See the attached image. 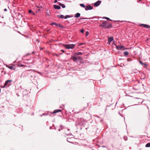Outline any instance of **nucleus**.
<instances>
[{
	"label": "nucleus",
	"mask_w": 150,
	"mask_h": 150,
	"mask_svg": "<svg viewBox=\"0 0 150 150\" xmlns=\"http://www.w3.org/2000/svg\"><path fill=\"white\" fill-rule=\"evenodd\" d=\"M89 35V32L88 31H87L86 32V36L88 35Z\"/></svg>",
	"instance_id": "32"
},
{
	"label": "nucleus",
	"mask_w": 150,
	"mask_h": 150,
	"mask_svg": "<svg viewBox=\"0 0 150 150\" xmlns=\"http://www.w3.org/2000/svg\"><path fill=\"white\" fill-rule=\"evenodd\" d=\"M37 10L38 11H39L40 10V9H37Z\"/></svg>",
	"instance_id": "53"
},
{
	"label": "nucleus",
	"mask_w": 150,
	"mask_h": 150,
	"mask_svg": "<svg viewBox=\"0 0 150 150\" xmlns=\"http://www.w3.org/2000/svg\"><path fill=\"white\" fill-rule=\"evenodd\" d=\"M139 63L141 64L142 65H144L145 67H146L147 65V64H146L145 63H143V62L141 60H139Z\"/></svg>",
	"instance_id": "16"
},
{
	"label": "nucleus",
	"mask_w": 150,
	"mask_h": 150,
	"mask_svg": "<svg viewBox=\"0 0 150 150\" xmlns=\"http://www.w3.org/2000/svg\"><path fill=\"white\" fill-rule=\"evenodd\" d=\"M45 115V113H44V114H42V115L41 116H42V115Z\"/></svg>",
	"instance_id": "49"
},
{
	"label": "nucleus",
	"mask_w": 150,
	"mask_h": 150,
	"mask_svg": "<svg viewBox=\"0 0 150 150\" xmlns=\"http://www.w3.org/2000/svg\"><path fill=\"white\" fill-rule=\"evenodd\" d=\"M61 111H62L60 109L55 110H54L52 112V114H54L57 113L58 112H61Z\"/></svg>",
	"instance_id": "15"
},
{
	"label": "nucleus",
	"mask_w": 150,
	"mask_h": 150,
	"mask_svg": "<svg viewBox=\"0 0 150 150\" xmlns=\"http://www.w3.org/2000/svg\"><path fill=\"white\" fill-rule=\"evenodd\" d=\"M149 40V38H147V41H148Z\"/></svg>",
	"instance_id": "50"
},
{
	"label": "nucleus",
	"mask_w": 150,
	"mask_h": 150,
	"mask_svg": "<svg viewBox=\"0 0 150 150\" xmlns=\"http://www.w3.org/2000/svg\"><path fill=\"white\" fill-rule=\"evenodd\" d=\"M50 25H55L56 26L59 27V28H65V27L64 26L61 25V24H58L54 22H52L51 23H50Z\"/></svg>",
	"instance_id": "3"
},
{
	"label": "nucleus",
	"mask_w": 150,
	"mask_h": 150,
	"mask_svg": "<svg viewBox=\"0 0 150 150\" xmlns=\"http://www.w3.org/2000/svg\"><path fill=\"white\" fill-rule=\"evenodd\" d=\"M58 3L59 4V5L61 6L62 8H65V6L63 4H62L60 2H58Z\"/></svg>",
	"instance_id": "18"
},
{
	"label": "nucleus",
	"mask_w": 150,
	"mask_h": 150,
	"mask_svg": "<svg viewBox=\"0 0 150 150\" xmlns=\"http://www.w3.org/2000/svg\"><path fill=\"white\" fill-rule=\"evenodd\" d=\"M61 128H60L58 130L59 131H60V130H61Z\"/></svg>",
	"instance_id": "43"
},
{
	"label": "nucleus",
	"mask_w": 150,
	"mask_h": 150,
	"mask_svg": "<svg viewBox=\"0 0 150 150\" xmlns=\"http://www.w3.org/2000/svg\"><path fill=\"white\" fill-rule=\"evenodd\" d=\"M69 134H71H71H67V135H68Z\"/></svg>",
	"instance_id": "51"
},
{
	"label": "nucleus",
	"mask_w": 150,
	"mask_h": 150,
	"mask_svg": "<svg viewBox=\"0 0 150 150\" xmlns=\"http://www.w3.org/2000/svg\"><path fill=\"white\" fill-rule=\"evenodd\" d=\"M139 0V1H141L142 0Z\"/></svg>",
	"instance_id": "59"
},
{
	"label": "nucleus",
	"mask_w": 150,
	"mask_h": 150,
	"mask_svg": "<svg viewBox=\"0 0 150 150\" xmlns=\"http://www.w3.org/2000/svg\"><path fill=\"white\" fill-rule=\"evenodd\" d=\"M74 20V19H72L71 20H70V21H71L70 23L71 25H73L74 24L75 22H74V21H73Z\"/></svg>",
	"instance_id": "24"
},
{
	"label": "nucleus",
	"mask_w": 150,
	"mask_h": 150,
	"mask_svg": "<svg viewBox=\"0 0 150 150\" xmlns=\"http://www.w3.org/2000/svg\"><path fill=\"white\" fill-rule=\"evenodd\" d=\"M6 67H7L8 68H9V69H14V66L13 65L12 66H9L8 65H7Z\"/></svg>",
	"instance_id": "19"
},
{
	"label": "nucleus",
	"mask_w": 150,
	"mask_h": 150,
	"mask_svg": "<svg viewBox=\"0 0 150 150\" xmlns=\"http://www.w3.org/2000/svg\"><path fill=\"white\" fill-rule=\"evenodd\" d=\"M79 5L81 6L83 8H86V6L84 4H80Z\"/></svg>",
	"instance_id": "25"
},
{
	"label": "nucleus",
	"mask_w": 150,
	"mask_h": 150,
	"mask_svg": "<svg viewBox=\"0 0 150 150\" xmlns=\"http://www.w3.org/2000/svg\"><path fill=\"white\" fill-rule=\"evenodd\" d=\"M131 61V59H127V61L128 62H129V61Z\"/></svg>",
	"instance_id": "38"
},
{
	"label": "nucleus",
	"mask_w": 150,
	"mask_h": 150,
	"mask_svg": "<svg viewBox=\"0 0 150 150\" xmlns=\"http://www.w3.org/2000/svg\"><path fill=\"white\" fill-rule=\"evenodd\" d=\"M69 15H67L64 16V18L65 19H67V18H69Z\"/></svg>",
	"instance_id": "30"
},
{
	"label": "nucleus",
	"mask_w": 150,
	"mask_h": 150,
	"mask_svg": "<svg viewBox=\"0 0 150 150\" xmlns=\"http://www.w3.org/2000/svg\"><path fill=\"white\" fill-rule=\"evenodd\" d=\"M80 32L82 33H84V30H83V29H81V30H80Z\"/></svg>",
	"instance_id": "34"
},
{
	"label": "nucleus",
	"mask_w": 150,
	"mask_h": 150,
	"mask_svg": "<svg viewBox=\"0 0 150 150\" xmlns=\"http://www.w3.org/2000/svg\"><path fill=\"white\" fill-rule=\"evenodd\" d=\"M75 54L77 55H82V53L81 52H75L74 53Z\"/></svg>",
	"instance_id": "22"
},
{
	"label": "nucleus",
	"mask_w": 150,
	"mask_h": 150,
	"mask_svg": "<svg viewBox=\"0 0 150 150\" xmlns=\"http://www.w3.org/2000/svg\"><path fill=\"white\" fill-rule=\"evenodd\" d=\"M7 9L6 8H5L4 9V11H7Z\"/></svg>",
	"instance_id": "39"
},
{
	"label": "nucleus",
	"mask_w": 150,
	"mask_h": 150,
	"mask_svg": "<svg viewBox=\"0 0 150 150\" xmlns=\"http://www.w3.org/2000/svg\"><path fill=\"white\" fill-rule=\"evenodd\" d=\"M64 131L65 132H66V131H67V130L66 129H64Z\"/></svg>",
	"instance_id": "48"
},
{
	"label": "nucleus",
	"mask_w": 150,
	"mask_h": 150,
	"mask_svg": "<svg viewBox=\"0 0 150 150\" xmlns=\"http://www.w3.org/2000/svg\"><path fill=\"white\" fill-rule=\"evenodd\" d=\"M67 1V2H70V3L71 2V1Z\"/></svg>",
	"instance_id": "42"
},
{
	"label": "nucleus",
	"mask_w": 150,
	"mask_h": 150,
	"mask_svg": "<svg viewBox=\"0 0 150 150\" xmlns=\"http://www.w3.org/2000/svg\"><path fill=\"white\" fill-rule=\"evenodd\" d=\"M94 17H95V18H96V20L95 21H97L98 20V18H96V17L94 16Z\"/></svg>",
	"instance_id": "36"
},
{
	"label": "nucleus",
	"mask_w": 150,
	"mask_h": 150,
	"mask_svg": "<svg viewBox=\"0 0 150 150\" xmlns=\"http://www.w3.org/2000/svg\"><path fill=\"white\" fill-rule=\"evenodd\" d=\"M109 106H110V105H109V106L107 105V107H109Z\"/></svg>",
	"instance_id": "57"
},
{
	"label": "nucleus",
	"mask_w": 150,
	"mask_h": 150,
	"mask_svg": "<svg viewBox=\"0 0 150 150\" xmlns=\"http://www.w3.org/2000/svg\"><path fill=\"white\" fill-rule=\"evenodd\" d=\"M71 138H67V141L68 142H69L71 143Z\"/></svg>",
	"instance_id": "26"
},
{
	"label": "nucleus",
	"mask_w": 150,
	"mask_h": 150,
	"mask_svg": "<svg viewBox=\"0 0 150 150\" xmlns=\"http://www.w3.org/2000/svg\"><path fill=\"white\" fill-rule=\"evenodd\" d=\"M103 18L107 20H108V21H112V20L110 19V18H109L107 17H103Z\"/></svg>",
	"instance_id": "23"
},
{
	"label": "nucleus",
	"mask_w": 150,
	"mask_h": 150,
	"mask_svg": "<svg viewBox=\"0 0 150 150\" xmlns=\"http://www.w3.org/2000/svg\"><path fill=\"white\" fill-rule=\"evenodd\" d=\"M113 40V38L112 36L108 38V41L109 44H110V42Z\"/></svg>",
	"instance_id": "11"
},
{
	"label": "nucleus",
	"mask_w": 150,
	"mask_h": 150,
	"mask_svg": "<svg viewBox=\"0 0 150 150\" xmlns=\"http://www.w3.org/2000/svg\"><path fill=\"white\" fill-rule=\"evenodd\" d=\"M145 146L146 147H150V143H147L146 145Z\"/></svg>",
	"instance_id": "27"
},
{
	"label": "nucleus",
	"mask_w": 150,
	"mask_h": 150,
	"mask_svg": "<svg viewBox=\"0 0 150 150\" xmlns=\"http://www.w3.org/2000/svg\"><path fill=\"white\" fill-rule=\"evenodd\" d=\"M31 14H33V15H35V13H34V12H32V13H31Z\"/></svg>",
	"instance_id": "41"
},
{
	"label": "nucleus",
	"mask_w": 150,
	"mask_h": 150,
	"mask_svg": "<svg viewBox=\"0 0 150 150\" xmlns=\"http://www.w3.org/2000/svg\"><path fill=\"white\" fill-rule=\"evenodd\" d=\"M46 14L47 16H50L51 12L50 10L48 8H46Z\"/></svg>",
	"instance_id": "12"
},
{
	"label": "nucleus",
	"mask_w": 150,
	"mask_h": 150,
	"mask_svg": "<svg viewBox=\"0 0 150 150\" xmlns=\"http://www.w3.org/2000/svg\"><path fill=\"white\" fill-rule=\"evenodd\" d=\"M40 7V8H43V7L42 6H41Z\"/></svg>",
	"instance_id": "52"
},
{
	"label": "nucleus",
	"mask_w": 150,
	"mask_h": 150,
	"mask_svg": "<svg viewBox=\"0 0 150 150\" xmlns=\"http://www.w3.org/2000/svg\"><path fill=\"white\" fill-rule=\"evenodd\" d=\"M71 58V59H72L74 62H76L77 60V57H75L74 56H72Z\"/></svg>",
	"instance_id": "9"
},
{
	"label": "nucleus",
	"mask_w": 150,
	"mask_h": 150,
	"mask_svg": "<svg viewBox=\"0 0 150 150\" xmlns=\"http://www.w3.org/2000/svg\"><path fill=\"white\" fill-rule=\"evenodd\" d=\"M53 8L55 9H57L58 10L60 9L61 8L60 6L57 5H53Z\"/></svg>",
	"instance_id": "10"
},
{
	"label": "nucleus",
	"mask_w": 150,
	"mask_h": 150,
	"mask_svg": "<svg viewBox=\"0 0 150 150\" xmlns=\"http://www.w3.org/2000/svg\"><path fill=\"white\" fill-rule=\"evenodd\" d=\"M61 51L63 52H64L65 51L64 50H61Z\"/></svg>",
	"instance_id": "40"
},
{
	"label": "nucleus",
	"mask_w": 150,
	"mask_h": 150,
	"mask_svg": "<svg viewBox=\"0 0 150 150\" xmlns=\"http://www.w3.org/2000/svg\"><path fill=\"white\" fill-rule=\"evenodd\" d=\"M93 9V7L91 6L90 5H88L85 8V9L86 11L88 10H91Z\"/></svg>",
	"instance_id": "6"
},
{
	"label": "nucleus",
	"mask_w": 150,
	"mask_h": 150,
	"mask_svg": "<svg viewBox=\"0 0 150 150\" xmlns=\"http://www.w3.org/2000/svg\"><path fill=\"white\" fill-rule=\"evenodd\" d=\"M69 16L70 17L69 18H71L73 16L72 15H70Z\"/></svg>",
	"instance_id": "45"
},
{
	"label": "nucleus",
	"mask_w": 150,
	"mask_h": 150,
	"mask_svg": "<svg viewBox=\"0 0 150 150\" xmlns=\"http://www.w3.org/2000/svg\"><path fill=\"white\" fill-rule=\"evenodd\" d=\"M121 59H119V60H121Z\"/></svg>",
	"instance_id": "55"
},
{
	"label": "nucleus",
	"mask_w": 150,
	"mask_h": 150,
	"mask_svg": "<svg viewBox=\"0 0 150 150\" xmlns=\"http://www.w3.org/2000/svg\"><path fill=\"white\" fill-rule=\"evenodd\" d=\"M81 15V14L80 13H77L75 14L74 17L78 18Z\"/></svg>",
	"instance_id": "17"
},
{
	"label": "nucleus",
	"mask_w": 150,
	"mask_h": 150,
	"mask_svg": "<svg viewBox=\"0 0 150 150\" xmlns=\"http://www.w3.org/2000/svg\"><path fill=\"white\" fill-rule=\"evenodd\" d=\"M77 60L79 59V60H81L82 59V58L80 56L77 57Z\"/></svg>",
	"instance_id": "31"
},
{
	"label": "nucleus",
	"mask_w": 150,
	"mask_h": 150,
	"mask_svg": "<svg viewBox=\"0 0 150 150\" xmlns=\"http://www.w3.org/2000/svg\"><path fill=\"white\" fill-rule=\"evenodd\" d=\"M57 2V0H55L54 1V3H55Z\"/></svg>",
	"instance_id": "37"
},
{
	"label": "nucleus",
	"mask_w": 150,
	"mask_h": 150,
	"mask_svg": "<svg viewBox=\"0 0 150 150\" xmlns=\"http://www.w3.org/2000/svg\"><path fill=\"white\" fill-rule=\"evenodd\" d=\"M142 76V78H141V79H145V76L144 74H143Z\"/></svg>",
	"instance_id": "28"
},
{
	"label": "nucleus",
	"mask_w": 150,
	"mask_h": 150,
	"mask_svg": "<svg viewBox=\"0 0 150 150\" xmlns=\"http://www.w3.org/2000/svg\"><path fill=\"white\" fill-rule=\"evenodd\" d=\"M101 1H100L98 0L94 4V6L97 7L98 6L101 4Z\"/></svg>",
	"instance_id": "7"
},
{
	"label": "nucleus",
	"mask_w": 150,
	"mask_h": 150,
	"mask_svg": "<svg viewBox=\"0 0 150 150\" xmlns=\"http://www.w3.org/2000/svg\"><path fill=\"white\" fill-rule=\"evenodd\" d=\"M36 7L37 8H40V7H39L38 6H36Z\"/></svg>",
	"instance_id": "44"
},
{
	"label": "nucleus",
	"mask_w": 150,
	"mask_h": 150,
	"mask_svg": "<svg viewBox=\"0 0 150 150\" xmlns=\"http://www.w3.org/2000/svg\"><path fill=\"white\" fill-rule=\"evenodd\" d=\"M114 45L116 46V49L118 50H120V49H122L123 48H124V49H123V50H125V47L123 45L122 46H117V45H116L115 44H114Z\"/></svg>",
	"instance_id": "5"
},
{
	"label": "nucleus",
	"mask_w": 150,
	"mask_h": 150,
	"mask_svg": "<svg viewBox=\"0 0 150 150\" xmlns=\"http://www.w3.org/2000/svg\"><path fill=\"white\" fill-rule=\"evenodd\" d=\"M124 54L126 56L129 53H128V52H127V51H125L124 52Z\"/></svg>",
	"instance_id": "29"
},
{
	"label": "nucleus",
	"mask_w": 150,
	"mask_h": 150,
	"mask_svg": "<svg viewBox=\"0 0 150 150\" xmlns=\"http://www.w3.org/2000/svg\"><path fill=\"white\" fill-rule=\"evenodd\" d=\"M60 128H61V130L63 129L64 130V129H66L68 131H69L70 130V129H68L67 128L65 127L64 126H63L62 125H60Z\"/></svg>",
	"instance_id": "13"
},
{
	"label": "nucleus",
	"mask_w": 150,
	"mask_h": 150,
	"mask_svg": "<svg viewBox=\"0 0 150 150\" xmlns=\"http://www.w3.org/2000/svg\"><path fill=\"white\" fill-rule=\"evenodd\" d=\"M32 11L30 9L28 10V13H32Z\"/></svg>",
	"instance_id": "33"
},
{
	"label": "nucleus",
	"mask_w": 150,
	"mask_h": 150,
	"mask_svg": "<svg viewBox=\"0 0 150 150\" xmlns=\"http://www.w3.org/2000/svg\"><path fill=\"white\" fill-rule=\"evenodd\" d=\"M140 25L141 26H143L144 28H150V25L145 24H140Z\"/></svg>",
	"instance_id": "8"
},
{
	"label": "nucleus",
	"mask_w": 150,
	"mask_h": 150,
	"mask_svg": "<svg viewBox=\"0 0 150 150\" xmlns=\"http://www.w3.org/2000/svg\"><path fill=\"white\" fill-rule=\"evenodd\" d=\"M30 77H33V76H30Z\"/></svg>",
	"instance_id": "58"
},
{
	"label": "nucleus",
	"mask_w": 150,
	"mask_h": 150,
	"mask_svg": "<svg viewBox=\"0 0 150 150\" xmlns=\"http://www.w3.org/2000/svg\"><path fill=\"white\" fill-rule=\"evenodd\" d=\"M28 91H27L26 90H25L24 91H23V95H25L27 94L28 93Z\"/></svg>",
	"instance_id": "21"
},
{
	"label": "nucleus",
	"mask_w": 150,
	"mask_h": 150,
	"mask_svg": "<svg viewBox=\"0 0 150 150\" xmlns=\"http://www.w3.org/2000/svg\"><path fill=\"white\" fill-rule=\"evenodd\" d=\"M63 45L65 48L68 49H73L74 48L75 46V45L73 44H64Z\"/></svg>",
	"instance_id": "2"
},
{
	"label": "nucleus",
	"mask_w": 150,
	"mask_h": 150,
	"mask_svg": "<svg viewBox=\"0 0 150 150\" xmlns=\"http://www.w3.org/2000/svg\"><path fill=\"white\" fill-rule=\"evenodd\" d=\"M100 26L105 29H109L112 27V24H108L107 21H105L100 25Z\"/></svg>",
	"instance_id": "1"
},
{
	"label": "nucleus",
	"mask_w": 150,
	"mask_h": 150,
	"mask_svg": "<svg viewBox=\"0 0 150 150\" xmlns=\"http://www.w3.org/2000/svg\"><path fill=\"white\" fill-rule=\"evenodd\" d=\"M1 92V89H0V93Z\"/></svg>",
	"instance_id": "56"
},
{
	"label": "nucleus",
	"mask_w": 150,
	"mask_h": 150,
	"mask_svg": "<svg viewBox=\"0 0 150 150\" xmlns=\"http://www.w3.org/2000/svg\"><path fill=\"white\" fill-rule=\"evenodd\" d=\"M135 98L137 99H140V98H137V97Z\"/></svg>",
	"instance_id": "46"
},
{
	"label": "nucleus",
	"mask_w": 150,
	"mask_h": 150,
	"mask_svg": "<svg viewBox=\"0 0 150 150\" xmlns=\"http://www.w3.org/2000/svg\"><path fill=\"white\" fill-rule=\"evenodd\" d=\"M124 139H125V141H126V140H127V139H125V138H124Z\"/></svg>",
	"instance_id": "54"
},
{
	"label": "nucleus",
	"mask_w": 150,
	"mask_h": 150,
	"mask_svg": "<svg viewBox=\"0 0 150 150\" xmlns=\"http://www.w3.org/2000/svg\"><path fill=\"white\" fill-rule=\"evenodd\" d=\"M95 17H92V18H80L79 19V20L80 21L81 19H93Z\"/></svg>",
	"instance_id": "14"
},
{
	"label": "nucleus",
	"mask_w": 150,
	"mask_h": 150,
	"mask_svg": "<svg viewBox=\"0 0 150 150\" xmlns=\"http://www.w3.org/2000/svg\"><path fill=\"white\" fill-rule=\"evenodd\" d=\"M24 66V65H23L20 64V65H18V67H23Z\"/></svg>",
	"instance_id": "35"
},
{
	"label": "nucleus",
	"mask_w": 150,
	"mask_h": 150,
	"mask_svg": "<svg viewBox=\"0 0 150 150\" xmlns=\"http://www.w3.org/2000/svg\"><path fill=\"white\" fill-rule=\"evenodd\" d=\"M83 44H84L83 43H81L80 45H83Z\"/></svg>",
	"instance_id": "47"
},
{
	"label": "nucleus",
	"mask_w": 150,
	"mask_h": 150,
	"mask_svg": "<svg viewBox=\"0 0 150 150\" xmlns=\"http://www.w3.org/2000/svg\"><path fill=\"white\" fill-rule=\"evenodd\" d=\"M12 80H6L4 84V86L3 87V88H5L6 86L7 87H8L9 85H11V82H12Z\"/></svg>",
	"instance_id": "4"
},
{
	"label": "nucleus",
	"mask_w": 150,
	"mask_h": 150,
	"mask_svg": "<svg viewBox=\"0 0 150 150\" xmlns=\"http://www.w3.org/2000/svg\"><path fill=\"white\" fill-rule=\"evenodd\" d=\"M57 16L58 18H64V16L62 15H57Z\"/></svg>",
	"instance_id": "20"
}]
</instances>
